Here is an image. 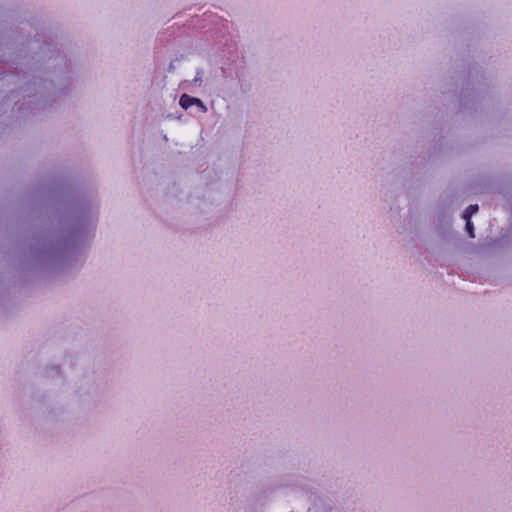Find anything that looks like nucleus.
<instances>
[{
  "label": "nucleus",
  "instance_id": "7ed1b4c3",
  "mask_svg": "<svg viewBox=\"0 0 512 512\" xmlns=\"http://www.w3.org/2000/svg\"><path fill=\"white\" fill-rule=\"evenodd\" d=\"M466 221V230L471 238H474V227L473 223L471 222V219L465 220Z\"/></svg>",
  "mask_w": 512,
  "mask_h": 512
},
{
  "label": "nucleus",
  "instance_id": "f03ea898",
  "mask_svg": "<svg viewBox=\"0 0 512 512\" xmlns=\"http://www.w3.org/2000/svg\"><path fill=\"white\" fill-rule=\"evenodd\" d=\"M478 211V205H469L464 213H463V218L465 220H468V219H471V217Z\"/></svg>",
  "mask_w": 512,
  "mask_h": 512
},
{
  "label": "nucleus",
  "instance_id": "f257e3e1",
  "mask_svg": "<svg viewBox=\"0 0 512 512\" xmlns=\"http://www.w3.org/2000/svg\"><path fill=\"white\" fill-rule=\"evenodd\" d=\"M179 104H180V106L183 109H188L189 107H191L194 104H197L199 106H203V103H202V101L200 99L191 97V96H189L187 94H183L180 97Z\"/></svg>",
  "mask_w": 512,
  "mask_h": 512
}]
</instances>
